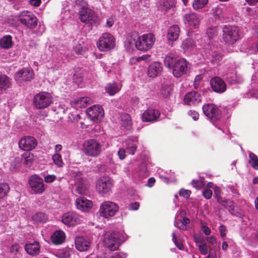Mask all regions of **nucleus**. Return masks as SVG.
Instances as JSON below:
<instances>
[{"label": "nucleus", "instance_id": "16", "mask_svg": "<svg viewBox=\"0 0 258 258\" xmlns=\"http://www.w3.org/2000/svg\"><path fill=\"white\" fill-rule=\"evenodd\" d=\"M187 69V62L182 58L176 61L173 66V75L176 78H179L184 74Z\"/></svg>", "mask_w": 258, "mask_h": 258}, {"label": "nucleus", "instance_id": "11", "mask_svg": "<svg viewBox=\"0 0 258 258\" xmlns=\"http://www.w3.org/2000/svg\"><path fill=\"white\" fill-rule=\"evenodd\" d=\"M88 118L94 122L101 121L104 117V112L103 108L99 105H93L86 110Z\"/></svg>", "mask_w": 258, "mask_h": 258}, {"label": "nucleus", "instance_id": "42", "mask_svg": "<svg viewBox=\"0 0 258 258\" xmlns=\"http://www.w3.org/2000/svg\"><path fill=\"white\" fill-rule=\"evenodd\" d=\"M75 6L80 11H84L90 8L89 7L87 2L85 0H76L75 2Z\"/></svg>", "mask_w": 258, "mask_h": 258}, {"label": "nucleus", "instance_id": "38", "mask_svg": "<svg viewBox=\"0 0 258 258\" xmlns=\"http://www.w3.org/2000/svg\"><path fill=\"white\" fill-rule=\"evenodd\" d=\"M9 78L6 75H0V90L5 91L10 87Z\"/></svg>", "mask_w": 258, "mask_h": 258}, {"label": "nucleus", "instance_id": "48", "mask_svg": "<svg viewBox=\"0 0 258 258\" xmlns=\"http://www.w3.org/2000/svg\"><path fill=\"white\" fill-rule=\"evenodd\" d=\"M58 258H69L71 255V250L69 249H63L59 250L56 254Z\"/></svg>", "mask_w": 258, "mask_h": 258}, {"label": "nucleus", "instance_id": "10", "mask_svg": "<svg viewBox=\"0 0 258 258\" xmlns=\"http://www.w3.org/2000/svg\"><path fill=\"white\" fill-rule=\"evenodd\" d=\"M112 186V181L107 176H103L99 178L96 184L97 192L100 194H106L109 192Z\"/></svg>", "mask_w": 258, "mask_h": 258}, {"label": "nucleus", "instance_id": "2", "mask_svg": "<svg viewBox=\"0 0 258 258\" xmlns=\"http://www.w3.org/2000/svg\"><path fill=\"white\" fill-rule=\"evenodd\" d=\"M218 30L216 27L209 28L207 29L205 39L208 41L204 46L206 54L208 58L214 63H216L221 58V55L215 49L217 39Z\"/></svg>", "mask_w": 258, "mask_h": 258}, {"label": "nucleus", "instance_id": "57", "mask_svg": "<svg viewBox=\"0 0 258 258\" xmlns=\"http://www.w3.org/2000/svg\"><path fill=\"white\" fill-rule=\"evenodd\" d=\"M191 191L189 190L181 189L179 191V194L180 196L187 199L190 196Z\"/></svg>", "mask_w": 258, "mask_h": 258}, {"label": "nucleus", "instance_id": "39", "mask_svg": "<svg viewBox=\"0 0 258 258\" xmlns=\"http://www.w3.org/2000/svg\"><path fill=\"white\" fill-rule=\"evenodd\" d=\"M226 13V8L223 5L218 6L214 10L213 14L217 16L219 19H224Z\"/></svg>", "mask_w": 258, "mask_h": 258}, {"label": "nucleus", "instance_id": "1", "mask_svg": "<svg viewBox=\"0 0 258 258\" xmlns=\"http://www.w3.org/2000/svg\"><path fill=\"white\" fill-rule=\"evenodd\" d=\"M155 41V36L152 33L139 35L137 32L134 31L126 35L124 43L128 50L135 47L140 51H147L153 47Z\"/></svg>", "mask_w": 258, "mask_h": 258}, {"label": "nucleus", "instance_id": "52", "mask_svg": "<svg viewBox=\"0 0 258 258\" xmlns=\"http://www.w3.org/2000/svg\"><path fill=\"white\" fill-rule=\"evenodd\" d=\"M191 184L193 187L197 189H200L204 186V183L202 179L197 180H193Z\"/></svg>", "mask_w": 258, "mask_h": 258}, {"label": "nucleus", "instance_id": "32", "mask_svg": "<svg viewBox=\"0 0 258 258\" xmlns=\"http://www.w3.org/2000/svg\"><path fill=\"white\" fill-rule=\"evenodd\" d=\"M161 64L157 61L152 62L148 67V74L151 77L157 76L162 71Z\"/></svg>", "mask_w": 258, "mask_h": 258}, {"label": "nucleus", "instance_id": "40", "mask_svg": "<svg viewBox=\"0 0 258 258\" xmlns=\"http://www.w3.org/2000/svg\"><path fill=\"white\" fill-rule=\"evenodd\" d=\"M184 211H182L179 213H177V215L175 217L174 226L182 230H186V226L184 224L183 221L180 219H178L179 215H183Z\"/></svg>", "mask_w": 258, "mask_h": 258}, {"label": "nucleus", "instance_id": "4", "mask_svg": "<svg viewBox=\"0 0 258 258\" xmlns=\"http://www.w3.org/2000/svg\"><path fill=\"white\" fill-rule=\"evenodd\" d=\"M121 242L119 234L116 232H106L103 236L104 245L109 250H116Z\"/></svg>", "mask_w": 258, "mask_h": 258}, {"label": "nucleus", "instance_id": "8", "mask_svg": "<svg viewBox=\"0 0 258 258\" xmlns=\"http://www.w3.org/2000/svg\"><path fill=\"white\" fill-rule=\"evenodd\" d=\"M52 102L51 95L46 92L36 94L33 98V105L37 109H44L49 106Z\"/></svg>", "mask_w": 258, "mask_h": 258}, {"label": "nucleus", "instance_id": "36", "mask_svg": "<svg viewBox=\"0 0 258 258\" xmlns=\"http://www.w3.org/2000/svg\"><path fill=\"white\" fill-rule=\"evenodd\" d=\"M121 85L119 83H111L107 84L105 87L106 92L110 95H114L121 89Z\"/></svg>", "mask_w": 258, "mask_h": 258}, {"label": "nucleus", "instance_id": "34", "mask_svg": "<svg viewBox=\"0 0 258 258\" xmlns=\"http://www.w3.org/2000/svg\"><path fill=\"white\" fill-rule=\"evenodd\" d=\"M226 79L227 81L231 84L240 83L243 81L242 77L240 75H238L235 71L227 73Z\"/></svg>", "mask_w": 258, "mask_h": 258}, {"label": "nucleus", "instance_id": "43", "mask_svg": "<svg viewBox=\"0 0 258 258\" xmlns=\"http://www.w3.org/2000/svg\"><path fill=\"white\" fill-rule=\"evenodd\" d=\"M175 61V58L173 54L167 55L164 58L165 66L168 68L173 67Z\"/></svg>", "mask_w": 258, "mask_h": 258}, {"label": "nucleus", "instance_id": "31", "mask_svg": "<svg viewBox=\"0 0 258 258\" xmlns=\"http://www.w3.org/2000/svg\"><path fill=\"white\" fill-rule=\"evenodd\" d=\"M94 14L93 10L90 8L86 10L79 11V19L83 23L89 22L93 20Z\"/></svg>", "mask_w": 258, "mask_h": 258}, {"label": "nucleus", "instance_id": "28", "mask_svg": "<svg viewBox=\"0 0 258 258\" xmlns=\"http://www.w3.org/2000/svg\"><path fill=\"white\" fill-rule=\"evenodd\" d=\"M92 102L93 100L91 98L88 97H83L72 100L71 102V104L74 108L78 109L79 108L86 107Z\"/></svg>", "mask_w": 258, "mask_h": 258}, {"label": "nucleus", "instance_id": "6", "mask_svg": "<svg viewBox=\"0 0 258 258\" xmlns=\"http://www.w3.org/2000/svg\"><path fill=\"white\" fill-rule=\"evenodd\" d=\"M83 147L84 153L91 157H97L102 151L101 145L94 139L86 140Z\"/></svg>", "mask_w": 258, "mask_h": 258}, {"label": "nucleus", "instance_id": "62", "mask_svg": "<svg viewBox=\"0 0 258 258\" xmlns=\"http://www.w3.org/2000/svg\"><path fill=\"white\" fill-rule=\"evenodd\" d=\"M139 206L140 205L138 203L135 202L133 203H131L128 206V209L130 210H137L139 209Z\"/></svg>", "mask_w": 258, "mask_h": 258}, {"label": "nucleus", "instance_id": "12", "mask_svg": "<svg viewBox=\"0 0 258 258\" xmlns=\"http://www.w3.org/2000/svg\"><path fill=\"white\" fill-rule=\"evenodd\" d=\"M29 185L35 194H41L45 190V186L43 179L39 175H32L29 180Z\"/></svg>", "mask_w": 258, "mask_h": 258}, {"label": "nucleus", "instance_id": "64", "mask_svg": "<svg viewBox=\"0 0 258 258\" xmlns=\"http://www.w3.org/2000/svg\"><path fill=\"white\" fill-rule=\"evenodd\" d=\"M126 255L123 252L115 253L110 258H126Z\"/></svg>", "mask_w": 258, "mask_h": 258}, {"label": "nucleus", "instance_id": "21", "mask_svg": "<svg viewBox=\"0 0 258 258\" xmlns=\"http://www.w3.org/2000/svg\"><path fill=\"white\" fill-rule=\"evenodd\" d=\"M75 203L77 208L84 212H89L93 207L92 202L85 197L78 198Z\"/></svg>", "mask_w": 258, "mask_h": 258}, {"label": "nucleus", "instance_id": "46", "mask_svg": "<svg viewBox=\"0 0 258 258\" xmlns=\"http://www.w3.org/2000/svg\"><path fill=\"white\" fill-rule=\"evenodd\" d=\"M52 159L55 165L58 167H62L63 166L64 163L60 154L58 153L54 154L52 156Z\"/></svg>", "mask_w": 258, "mask_h": 258}, {"label": "nucleus", "instance_id": "15", "mask_svg": "<svg viewBox=\"0 0 258 258\" xmlns=\"http://www.w3.org/2000/svg\"><path fill=\"white\" fill-rule=\"evenodd\" d=\"M20 22L27 27L34 28L37 25L36 18L30 12L25 11L19 15Z\"/></svg>", "mask_w": 258, "mask_h": 258}, {"label": "nucleus", "instance_id": "50", "mask_svg": "<svg viewBox=\"0 0 258 258\" xmlns=\"http://www.w3.org/2000/svg\"><path fill=\"white\" fill-rule=\"evenodd\" d=\"M33 218L37 221L44 222L46 221L47 219V216L43 213L40 212L35 214Z\"/></svg>", "mask_w": 258, "mask_h": 258}, {"label": "nucleus", "instance_id": "54", "mask_svg": "<svg viewBox=\"0 0 258 258\" xmlns=\"http://www.w3.org/2000/svg\"><path fill=\"white\" fill-rule=\"evenodd\" d=\"M126 153H127V152L125 148H120L117 152V155L118 158L120 160L124 159L126 156Z\"/></svg>", "mask_w": 258, "mask_h": 258}, {"label": "nucleus", "instance_id": "20", "mask_svg": "<svg viewBox=\"0 0 258 258\" xmlns=\"http://www.w3.org/2000/svg\"><path fill=\"white\" fill-rule=\"evenodd\" d=\"M34 76L33 71L30 68H26L20 70L15 76V79L19 83L24 81H28L32 79Z\"/></svg>", "mask_w": 258, "mask_h": 258}, {"label": "nucleus", "instance_id": "59", "mask_svg": "<svg viewBox=\"0 0 258 258\" xmlns=\"http://www.w3.org/2000/svg\"><path fill=\"white\" fill-rule=\"evenodd\" d=\"M56 179V176L53 174L47 175L44 177V181L46 183H51Z\"/></svg>", "mask_w": 258, "mask_h": 258}, {"label": "nucleus", "instance_id": "51", "mask_svg": "<svg viewBox=\"0 0 258 258\" xmlns=\"http://www.w3.org/2000/svg\"><path fill=\"white\" fill-rule=\"evenodd\" d=\"M33 160V155L31 153H26L24 155V162L28 165L30 166Z\"/></svg>", "mask_w": 258, "mask_h": 258}, {"label": "nucleus", "instance_id": "26", "mask_svg": "<svg viewBox=\"0 0 258 258\" xmlns=\"http://www.w3.org/2000/svg\"><path fill=\"white\" fill-rule=\"evenodd\" d=\"M181 48L183 52L188 55L196 52L195 41L190 38L186 39L182 42Z\"/></svg>", "mask_w": 258, "mask_h": 258}, {"label": "nucleus", "instance_id": "23", "mask_svg": "<svg viewBox=\"0 0 258 258\" xmlns=\"http://www.w3.org/2000/svg\"><path fill=\"white\" fill-rule=\"evenodd\" d=\"M201 99L202 96L200 93L192 91L185 94L183 98V102L186 105H195L201 102Z\"/></svg>", "mask_w": 258, "mask_h": 258}, {"label": "nucleus", "instance_id": "45", "mask_svg": "<svg viewBox=\"0 0 258 258\" xmlns=\"http://www.w3.org/2000/svg\"><path fill=\"white\" fill-rule=\"evenodd\" d=\"M10 190L9 185L6 183H0V200L4 198Z\"/></svg>", "mask_w": 258, "mask_h": 258}, {"label": "nucleus", "instance_id": "29", "mask_svg": "<svg viewBox=\"0 0 258 258\" xmlns=\"http://www.w3.org/2000/svg\"><path fill=\"white\" fill-rule=\"evenodd\" d=\"M180 33V28L177 25H173L168 29L167 39L168 41H174L177 40Z\"/></svg>", "mask_w": 258, "mask_h": 258}, {"label": "nucleus", "instance_id": "63", "mask_svg": "<svg viewBox=\"0 0 258 258\" xmlns=\"http://www.w3.org/2000/svg\"><path fill=\"white\" fill-rule=\"evenodd\" d=\"M201 230L206 235H209L211 234V231L210 229L205 225L201 226Z\"/></svg>", "mask_w": 258, "mask_h": 258}, {"label": "nucleus", "instance_id": "25", "mask_svg": "<svg viewBox=\"0 0 258 258\" xmlns=\"http://www.w3.org/2000/svg\"><path fill=\"white\" fill-rule=\"evenodd\" d=\"M125 148L127 153L134 155L137 151L139 145V141L136 137L128 138L125 143Z\"/></svg>", "mask_w": 258, "mask_h": 258}, {"label": "nucleus", "instance_id": "49", "mask_svg": "<svg viewBox=\"0 0 258 258\" xmlns=\"http://www.w3.org/2000/svg\"><path fill=\"white\" fill-rule=\"evenodd\" d=\"M216 198L218 203L221 204L224 207H227L228 205H230L232 203L230 200H227L225 198H222L217 193V191L215 192Z\"/></svg>", "mask_w": 258, "mask_h": 258}, {"label": "nucleus", "instance_id": "61", "mask_svg": "<svg viewBox=\"0 0 258 258\" xmlns=\"http://www.w3.org/2000/svg\"><path fill=\"white\" fill-rule=\"evenodd\" d=\"M83 46L82 44L79 43L77 44L74 47V49L76 53V54H81L82 51H83Z\"/></svg>", "mask_w": 258, "mask_h": 258}, {"label": "nucleus", "instance_id": "17", "mask_svg": "<svg viewBox=\"0 0 258 258\" xmlns=\"http://www.w3.org/2000/svg\"><path fill=\"white\" fill-rule=\"evenodd\" d=\"M37 141L31 136H25L22 138L19 142L20 148L24 151H30L35 148Z\"/></svg>", "mask_w": 258, "mask_h": 258}, {"label": "nucleus", "instance_id": "41", "mask_svg": "<svg viewBox=\"0 0 258 258\" xmlns=\"http://www.w3.org/2000/svg\"><path fill=\"white\" fill-rule=\"evenodd\" d=\"M249 163L251 165L253 168L255 170H258V157L257 156L252 152L249 153Z\"/></svg>", "mask_w": 258, "mask_h": 258}, {"label": "nucleus", "instance_id": "18", "mask_svg": "<svg viewBox=\"0 0 258 258\" xmlns=\"http://www.w3.org/2000/svg\"><path fill=\"white\" fill-rule=\"evenodd\" d=\"M61 221L68 226H74L80 223L81 217L75 212H68L62 216Z\"/></svg>", "mask_w": 258, "mask_h": 258}, {"label": "nucleus", "instance_id": "33", "mask_svg": "<svg viewBox=\"0 0 258 258\" xmlns=\"http://www.w3.org/2000/svg\"><path fill=\"white\" fill-rule=\"evenodd\" d=\"M66 234L62 230H56L51 236L52 242L55 245L62 244L65 240Z\"/></svg>", "mask_w": 258, "mask_h": 258}, {"label": "nucleus", "instance_id": "3", "mask_svg": "<svg viewBox=\"0 0 258 258\" xmlns=\"http://www.w3.org/2000/svg\"><path fill=\"white\" fill-rule=\"evenodd\" d=\"M123 171L129 177L135 179L142 178L148 175L147 164L145 162L140 164L136 161L131 162L124 168Z\"/></svg>", "mask_w": 258, "mask_h": 258}, {"label": "nucleus", "instance_id": "58", "mask_svg": "<svg viewBox=\"0 0 258 258\" xmlns=\"http://www.w3.org/2000/svg\"><path fill=\"white\" fill-rule=\"evenodd\" d=\"M212 191L210 189L205 188L202 192L203 196L207 200L210 199L212 196Z\"/></svg>", "mask_w": 258, "mask_h": 258}, {"label": "nucleus", "instance_id": "37", "mask_svg": "<svg viewBox=\"0 0 258 258\" xmlns=\"http://www.w3.org/2000/svg\"><path fill=\"white\" fill-rule=\"evenodd\" d=\"M120 117L121 125L126 130H130L133 125L131 116L127 113H124L121 114Z\"/></svg>", "mask_w": 258, "mask_h": 258}, {"label": "nucleus", "instance_id": "53", "mask_svg": "<svg viewBox=\"0 0 258 258\" xmlns=\"http://www.w3.org/2000/svg\"><path fill=\"white\" fill-rule=\"evenodd\" d=\"M198 248L202 254L206 255L208 253V248L206 243H202L198 245Z\"/></svg>", "mask_w": 258, "mask_h": 258}, {"label": "nucleus", "instance_id": "44", "mask_svg": "<svg viewBox=\"0 0 258 258\" xmlns=\"http://www.w3.org/2000/svg\"><path fill=\"white\" fill-rule=\"evenodd\" d=\"M208 0H194L192 8L195 10H198L205 7L208 3Z\"/></svg>", "mask_w": 258, "mask_h": 258}, {"label": "nucleus", "instance_id": "14", "mask_svg": "<svg viewBox=\"0 0 258 258\" xmlns=\"http://www.w3.org/2000/svg\"><path fill=\"white\" fill-rule=\"evenodd\" d=\"M74 177V190L80 195H85L87 193L88 187L86 183L84 181L82 174L80 172L75 173Z\"/></svg>", "mask_w": 258, "mask_h": 258}, {"label": "nucleus", "instance_id": "27", "mask_svg": "<svg viewBox=\"0 0 258 258\" xmlns=\"http://www.w3.org/2000/svg\"><path fill=\"white\" fill-rule=\"evenodd\" d=\"M75 244L77 249L80 251H84L88 250L91 242L87 238L77 237L75 239Z\"/></svg>", "mask_w": 258, "mask_h": 258}, {"label": "nucleus", "instance_id": "7", "mask_svg": "<svg viewBox=\"0 0 258 258\" xmlns=\"http://www.w3.org/2000/svg\"><path fill=\"white\" fill-rule=\"evenodd\" d=\"M118 206L110 201L103 202L99 208L100 215L104 218L109 219L113 217L118 211Z\"/></svg>", "mask_w": 258, "mask_h": 258}, {"label": "nucleus", "instance_id": "47", "mask_svg": "<svg viewBox=\"0 0 258 258\" xmlns=\"http://www.w3.org/2000/svg\"><path fill=\"white\" fill-rule=\"evenodd\" d=\"M172 91V87L171 85H164L161 90V94L164 98L168 97Z\"/></svg>", "mask_w": 258, "mask_h": 258}, {"label": "nucleus", "instance_id": "55", "mask_svg": "<svg viewBox=\"0 0 258 258\" xmlns=\"http://www.w3.org/2000/svg\"><path fill=\"white\" fill-rule=\"evenodd\" d=\"M257 52H258V41L252 43L248 50V53L251 54Z\"/></svg>", "mask_w": 258, "mask_h": 258}, {"label": "nucleus", "instance_id": "19", "mask_svg": "<svg viewBox=\"0 0 258 258\" xmlns=\"http://www.w3.org/2000/svg\"><path fill=\"white\" fill-rule=\"evenodd\" d=\"M183 20L185 25L190 29L197 28L201 20L200 16L194 12L185 14Z\"/></svg>", "mask_w": 258, "mask_h": 258}, {"label": "nucleus", "instance_id": "30", "mask_svg": "<svg viewBox=\"0 0 258 258\" xmlns=\"http://www.w3.org/2000/svg\"><path fill=\"white\" fill-rule=\"evenodd\" d=\"M40 244L37 241L33 243H27L25 246V249L27 252L31 255L35 256L40 252Z\"/></svg>", "mask_w": 258, "mask_h": 258}, {"label": "nucleus", "instance_id": "60", "mask_svg": "<svg viewBox=\"0 0 258 258\" xmlns=\"http://www.w3.org/2000/svg\"><path fill=\"white\" fill-rule=\"evenodd\" d=\"M175 235H176V234H175V232H173L172 233V240L174 242V243H175V244L176 245V246L180 250H182L183 249V245L182 243H178L177 240H176V239L175 238Z\"/></svg>", "mask_w": 258, "mask_h": 258}, {"label": "nucleus", "instance_id": "35", "mask_svg": "<svg viewBox=\"0 0 258 258\" xmlns=\"http://www.w3.org/2000/svg\"><path fill=\"white\" fill-rule=\"evenodd\" d=\"M14 42L12 37L9 35H5L0 39V46L4 49H8L13 46Z\"/></svg>", "mask_w": 258, "mask_h": 258}, {"label": "nucleus", "instance_id": "5", "mask_svg": "<svg viewBox=\"0 0 258 258\" xmlns=\"http://www.w3.org/2000/svg\"><path fill=\"white\" fill-rule=\"evenodd\" d=\"M239 30L236 26H225L223 28V40L225 44L232 45L240 38Z\"/></svg>", "mask_w": 258, "mask_h": 258}, {"label": "nucleus", "instance_id": "13", "mask_svg": "<svg viewBox=\"0 0 258 258\" xmlns=\"http://www.w3.org/2000/svg\"><path fill=\"white\" fill-rule=\"evenodd\" d=\"M203 111L205 115L213 121L218 120L221 117L219 109L212 104L204 105L203 106Z\"/></svg>", "mask_w": 258, "mask_h": 258}, {"label": "nucleus", "instance_id": "9", "mask_svg": "<svg viewBox=\"0 0 258 258\" xmlns=\"http://www.w3.org/2000/svg\"><path fill=\"white\" fill-rule=\"evenodd\" d=\"M115 45V39L110 34L103 33L97 42V47L101 51H107L112 49Z\"/></svg>", "mask_w": 258, "mask_h": 258}, {"label": "nucleus", "instance_id": "24", "mask_svg": "<svg viewBox=\"0 0 258 258\" xmlns=\"http://www.w3.org/2000/svg\"><path fill=\"white\" fill-rule=\"evenodd\" d=\"M160 115V113L158 110L149 109L143 112L141 118L143 122H154L157 120Z\"/></svg>", "mask_w": 258, "mask_h": 258}, {"label": "nucleus", "instance_id": "56", "mask_svg": "<svg viewBox=\"0 0 258 258\" xmlns=\"http://www.w3.org/2000/svg\"><path fill=\"white\" fill-rule=\"evenodd\" d=\"M219 230L220 233L221 237L223 239H224L226 235V227L224 225L221 224L219 227Z\"/></svg>", "mask_w": 258, "mask_h": 258}, {"label": "nucleus", "instance_id": "22", "mask_svg": "<svg viewBox=\"0 0 258 258\" xmlns=\"http://www.w3.org/2000/svg\"><path fill=\"white\" fill-rule=\"evenodd\" d=\"M212 89L216 92L222 93L226 90V84L220 77H216L212 78L210 81Z\"/></svg>", "mask_w": 258, "mask_h": 258}]
</instances>
